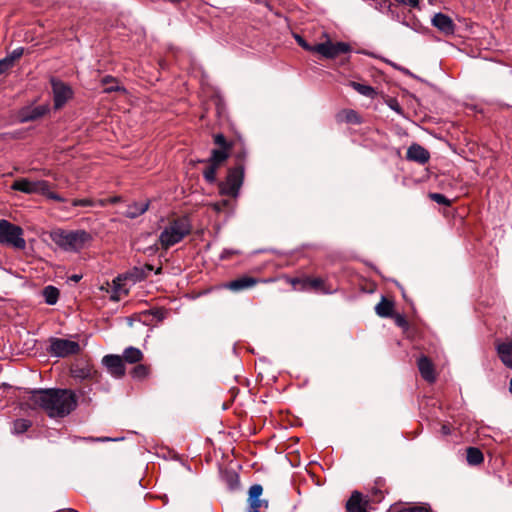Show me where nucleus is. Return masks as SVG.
I'll return each mask as SVG.
<instances>
[{"mask_svg": "<svg viewBox=\"0 0 512 512\" xmlns=\"http://www.w3.org/2000/svg\"><path fill=\"white\" fill-rule=\"evenodd\" d=\"M28 404L43 410L50 418H64L76 409L77 397L70 389H38L30 393Z\"/></svg>", "mask_w": 512, "mask_h": 512, "instance_id": "obj_1", "label": "nucleus"}, {"mask_svg": "<svg viewBox=\"0 0 512 512\" xmlns=\"http://www.w3.org/2000/svg\"><path fill=\"white\" fill-rule=\"evenodd\" d=\"M192 225L188 217H178L170 221L159 235V243L162 249L167 250L170 247L181 242L190 234Z\"/></svg>", "mask_w": 512, "mask_h": 512, "instance_id": "obj_2", "label": "nucleus"}, {"mask_svg": "<svg viewBox=\"0 0 512 512\" xmlns=\"http://www.w3.org/2000/svg\"><path fill=\"white\" fill-rule=\"evenodd\" d=\"M50 237L58 247L72 252L83 249L92 240L91 234L85 230L66 231L56 229L51 232Z\"/></svg>", "mask_w": 512, "mask_h": 512, "instance_id": "obj_3", "label": "nucleus"}, {"mask_svg": "<svg viewBox=\"0 0 512 512\" xmlns=\"http://www.w3.org/2000/svg\"><path fill=\"white\" fill-rule=\"evenodd\" d=\"M23 234V229L20 226L12 224L6 219L0 220V243L23 250L26 247Z\"/></svg>", "mask_w": 512, "mask_h": 512, "instance_id": "obj_4", "label": "nucleus"}, {"mask_svg": "<svg viewBox=\"0 0 512 512\" xmlns=\"http://www.w3.org/2000/svg\"><path fill=\"white\" fill-rule=\"evenodd\" d=\"M244 178V168L238 164L235 168L228 171L225 181L221 182L219 188L222 195L236 197L242 186Z\"/></svg>", "mask_w": 512, "mask_h": 512, "instance_id": "obj_5", "label": "nucleus"}, {"mask_svg": "<svg viewBox=\"0 0 512 512\" xmlns=\"http://www.w3.org/2000/svg\"><path fill=\"white\" fill-rule=\"evenodd\" d=\"M80 350V345L76 341L62 338L50 339L49 352L53 356L64 358L70 355H76Z\"/></svg>", "mask_w": 512, "mask_h": 512, "instance_id": "obj_6", "label": "nucleus"}, {"mask_svg": "<svg viewBox=\"0 0 512 512\" xmlns=\"http://www.w3.org/2000/svg\"><path fill=\"white\" fill-rule=\"evenodd\" d=\"M311 51L318 53L325 58L333 59L337 57L339 54L349 52L350 46L344 42L332 43L331 41H326L323 43L313 45Z\"/></svg>", "mask_w": 512, "mask_h": 512, "instance_id": "obj_7", "label": "nucleus"}, {"mask_svg": "<svg viewBox=\"0 0 512 512\" xmlns=\"http://www.w3.org/2000/svg\"><path fill=\"white\" fill-rule=\"evenodd\" d=\"M291 283L296 289L300 290H313L324 294H329L333 291L331 287L327 286L325 280L320 277L296 278Z\"/></svg>", "mask_w": 512, "mask_h": 512, "instance_id": "obj_8", "label": "nucleus"}, {"mask_svg": "<svg viewBox=\"0 0 512 512\" xmlns=\"http://www.w3.org/2000/svg\"><path fill=\"white\" fill-rule=\"evenodd\" d=\"M45 180H30L28 178H20L13 182L11 188L25 194H40L46 189Z\"/></svg>", "mask_w": 512, "mask_h": 512, "instance_id": "obj_9", "label": "nucleus"}, {"mask_svg": "<svg viewBox=\"0 0 512 512\" xmlns=\"http://www.w3.org/2000/svg\"><path fill=\"white\" fill-rule=\"evenodd\" d=\"M51 85L53 90L54 107L55 109H60L72 98L73 91L70 86L56 79L51 80Z\"/></svg>", "mask_w": 512, "mask_h": 512, "instance_id": "obj_10", "label": "nucleus"}, {"mask_svg": "<svg viewBox=\"0 0 512 512\" xmlns=\"http://www.w3.org/2000/svg\"><path fill=\"white\" fill-rule=\"evenodd\" d=\"M263 487L260 484H254L248 491V512H261L268 508V500L262 499Z\"/></svg>", "mask_w": 512, "mask_h": 512, "instance_id": "obj_11", "label": "nucleus"}, {"mask_svg": "<svg viewBox=\"0 0 512 512\" xmlns=\"http://www.w3.org/2000/svg\"><path fill=\"white\" fill-rule=\"evenodd\" d=\"M102 363L112 376L117 378L124 376L125 366L121 356L112 354L106 355L103 357Z\"/></svg>", "mask_w": 512, "mask_h": 512, "instance_id": "obj_12", "label": "nucleus"}, {"mask_svg": "<svg viewBox=\"0 0 512 512\" xmlns=\"http://www.w3.org/2000/svg\"><path fill=\"white\" fill-rule=\"evenodd\" d=\"M417 366L421 377L429 382L434 383L436 381L435 366L433 362L426 356H421L417 360Z\"/></svg>", "mask_w": 512, "mask_h": 512, "instance_id": "obj_13", "label": "nucleus"}, {"mask_svg": "<svg viewBox=\"0 0 512 512\" xmlns=\"http://www.w3.org/2000/svg\"><path fill=\"white\" fill-rule=\"evenodd\" d=\"M406 158L423 165L429 161L430 153L423 146L414 143L407 149Z\"/></svg>", "mask_w": 512, "mask_h": 512, "instance_id": "obj_14", "label": "nucleus"}, {"mask_svg": "<svg viewBox=\"0 0 512 512\" xmlns=\"http://www.w3.org/2000/svg\"><path fill=\"white\" fill-rule=\"evenodd\" d=\"M258 282H259V280L254 277L243 276V277L237 278L235 280H232V281L226 283L224 285V287L231 291L238 292V291L252 288Z\"/></svg>", "mask_w": 512, "mask_h": 512, "instance_id": "obj_15", "label": "nucleus"}, {"mask_svg": "<svg viewBox=\"0 0 512 512\" xmlns=\"http://www.w3.org/2000/svg\"><path fill=\"white\" fill-rule=\"evenodd\" d=\"M432 25L445 34H452L455 29L453 20L443 13H436L434 15Z\"/></svg>", "mask_w": 512, "mask_h": 512, "instance_id": "obj_16", "label": "nucleus"}, {"mask_svg": "<svg viewBox=\"0 0 512 512\" xmlns=\"http://www.w3.org/2000/svg\"><path fill=\"white\" fill-rule=\"evenodd\" d=\"M496 350L502 363L512 369V339L497 343Z\"/></svg>", "mask_w": 512, "mask_h": 512, "instance_id": "obj_17", "label": "nucleus"}, {"mask_svg": "<svg viewBox=\"0 0 512 512\" xmlns=\"http://www.w3.org/2000/svg\"><path fill=\"white\" fill-rule=\"evenodd\" d=\"M347 512H367L366 502H363L362 494L355 491L346 504Z\"/></svg>", "mask_w": 512, "mask_h": 512, "instance_id": "obj_18", "label": "nucleus"}, {"mask_svg": "<svg viewBox=\"0 0 512 512\" xmlns=\"http://www.w3.org/2000/svg\"><path fill=\"white\" fill-rule=\"evenodd\" d=\"M389 512H433V510L428 503L418 502L400 507L394 506Z\"/></svg>", "mask_w": 512, "mask_h": 512, "instance_id": "obj_19", "label": "nucleus"}, {"mask_svg": "<svg viewBox=\"0 0 512 512\" xmlns=\"http://www.w3.org/2000/svg\"><path fill=\"white\" fill-rule=\"evenodd\" d=\"M337 118L339 121H344L346 123L351 124H360L362 123V119L360 115L352 109H345L342 110L338 115Z\"/></svg>", "mask_w": 512, "mask_h": 512, "instance_id": "obj_20", "label": "nucleus"}, {"mask_svg": "<svg viewBox=\"0 0 512 512\" xmlns=\"http://www.w3.org/2000/svg\"><path fill=\"white\" fill-rule=\"evenodd\" d=\"M149 207L148 202H140V203H133L128 206L125 215L128 218H136L142 214H144Z\"/></svg>", "mask_w": 512, "mask_h": 512, "instance_id": "obj_21", "label": "nucleus"}, {"mask_svg": "<svg viewBox=\"0 0 512 512\" xmlns=\"http://www.w3.org/2000/svg\"><path fill=\"white\" fill-rule=\"evenodd\" d=\"M142 358L143 353L141 350L132 346L124 350L122 357L125 362L130 364L138 363L142 360Z\"/></svg>", "mask_w": 512, "mask_h": 512, "instance_id": "obj_22", "label": "nucleus"}, {"mask_svg": "<svg viewBox=\"0 0 512 512\" xmlns=\"http://www.w3.org/2000/svg\"><path fill=\"white\" fill-rule=\"evenodd\" d=\"M42 294L48 305H54L59 299L60 292L55 286L48 285L43 289Z\"/></svg>", "mask_w": 512, "mask_h": 512, "instance_id": "obj_23", "label": "nucleus"}, {"mask_svg": "<svg viewBox=\"0 0 512 512\" xmlns=\"http://www.w3.org/2000/svg\"><path fill=\"white\" fill-rule=\"evenodd\" d=\"M375 311L380 317H390L393 313V303L386 298H382L376 305Z\"/></svg>", "mask_w": 512, "mask_h": 512, "instance_id": "obj_24", "label": "nucleus"}, {"mask_svg": "<svg viewBox=\"0 0 512 512\" xmlns=\"http://www.w3.org/2000/svg\"><path fill=\"white\" fill-rule=\"evenodd\" d=\"M467 462L470 465L481 464L484 460L483 453L476 447H469L466 454Z\"/></svg>", "mask_w": 512, "mask_h": 512, "instance_id": "obj_25", "label": "nucleus"}, {"mask_svg": "<svg viewBox=\"0 0 512 512\" xmlns=\"http://www.w3.org/2000/svg\"><path fill=\"white\" fill-rule=\"evenodd\" d=\"M229 151L227 149H214L207 162L220 166L228 158Z\"/></svg>", "mask_w": 512, "mask_h": 512, "instance_id": "obj_26", "label": "nucleus"}, {"mask_svg": "<svg viewBox=\"0 0 512 512\" xmlns=\"http://www.w3.org/2000/svg\"><path fill=\"white\" fill-rule=\"evenodd\" d=\"M47 105H39L32 108L27 114L23 115V121H32L38 119L48 112Z\"/></svg>", "mask_w": 512, "mask_h": 512, "instance_id": "obj_27", "label": "nucleus"}, {"mask_svg": "<svg viewBox=\"0 0 512 512\" xmlns=\"http://www.w3.org/2000/svg\"><path fill=\"white\" fill-rule=\"evenodd\" d=\"M350 86L363 96L373 98L376 95V91L372 86L361 84L354 81L350 82Z\"/></svg>", "mask_w": 512, "mask_h": 512, "instance_id": "obj_28", "label": "nucleus"}, {"mask_svg": "<svg viewBox=\"0 0 512 512\" xmlns=\"http://www.w3.org/2000/svg\"><path fill=\"white\" fill-rule=\"evenodd\" d=\"M31 427V422L27 419H17L13 423V433L22 434Z\"/></svg>", "mask_w": 512, "mask_h": 512, "instance_id": "obj_29", "label": "nucleus"}, {"mask_svg": "<svg viewBox=\"0 0 512 512\" xmlns=\"http://www.w3.org/2000/svg\"><path fill=\"white\" fill-rule=\"evenodd\" d=\"M218 168L219 166L212 163H208V166L205 168L203 172V176L207 182L213 183L216 180V172Z\"/></svg>", "mask_w": 512, "mask_h": 512, "instance_id": "obj_30", "label": "nucleus"}, {"mask_svg": "<svg viewBox=\"0 0 512 512\" xmlns=\"http://www.w3.org/2000/svg\"><path fill=\"white\" fill-rule=\"evenodd\" d=\"M149 374V368L146 365L138 364L132 370V376L137 379H143Z\"/></svg>", "mask_w": 512, "mask_h": 512, "instance_id": "obj_31", "label": "nucleus"}, {"mask_svg": "<svg viewBox=\"0 0 512 512\" xmlns=\"http://www.w3.org/2000/svg\"><path fill=\"white\" fill-rule=\"evenodd\" d=\"M102 83L106 85V88L104 89L105 92H112L120 89L116 83V80L111 76L104 77Z\"/></svg>", "mask_w": 512, "mask_h": 512, "instance_id": "obj_32", "label": "nucleus"}, {"mask_svg": "<svg viewBox=\"0 0 512 512\" xmlns=\"http://www.w3.org/2000/svg\"><path fill=\"white\" fill-rule=\"evenodd\" d=\"M42 196H45L46 198L54 200V201H59V202L64 201L63 197H61L59 194L52 192L50 190L49 182H46V189L44 192H42Z\"/></svg>", "mask_w": 512, "mask_h": 512, "instance_id": "obj_33", "label": "nucleus"}, {"mask_svg": "<svg viewBox=\"0 0 512 512\" xmlns=\"http://www.w3.org/2000/svg\"><path fill=\"white\" fill-rule=\"evenodd\" d=\"M430 198L438 203V204H441V205H445V206H450L451 205V202L449 199H447L443 194H440V193H431L430 195Z\"/></svg>", "mask_w": 512, "mask_h": 512, "instance_id": "obj_34", "label": "nucleus"}, {"mask_svg": "<svg viewBox=\"0 0 512 512\" xmlns=\"http://www.w3.org/2000/svg\"><path fill=\"white\" fill-rule=\"evenodd\" d=\"M214 143L220 147L219 149H231V145L226 141L222 134H216L214 136Z\"/></svg>", "mask_w": 512, "mask_h": 512, "instance_id": "obj_35", "label": "nucleus"}, {"mask_svg": "<svg viewBox=\"0 0 512 512\" xmlns=\"http://www.w3.org/2000/svg\"><path fill=\"white\" fill-rule=\"evenodd\" d=\"M23 48H17L15 49L8 57H6L5 59H9V66H12L13 62L16 60V59H19L22 55H23Z\"/></svg>", "mask_w": 512, "mask_h": 512, "instance_id": "obj_36", "label": "nucleus"}, {"mask_svg": "<svg viewBox=\"0 0 512 512\" xmlns=\"http://www.w3.org/2000/svg\"><path fill=\"white\" fill-rule=\"evenodd\" d=\"M72 205L75 207L76 206L87 207V206H93L94 202L90 199H75L72 201Z\"/></svg>", "mask_w": 512, "mask_h": 512, "instance_id": "obj_37", "label": "nucleus"}, {"mask_svg": "<svg viewBox=\"0 0 512 512\" xmlns=\"http://www.w3.org/2000/svg\"><path fill=\"white\" fill-rule=\"evenodd\" d=\"M229 204V201L227 200H222V201H219V202H215V203H212L211 204V207L216 211V212H221L227 205Z\"/></svg>", "mask_w": 512, "mask_h": 512, "instance_id": "obj_38", "label": "nucleus"}, {"mask_svg": "<svg viewBox=\"0 0 512 512\" xmlns=\"http://www.w3.org/2000/svg\"><path fill=\"white\" fill-rule=\"evenodd\" d=\"M399 3L407 5L411 8H416L419 6V0H397Z\"/></svg>", "mask_w": 512, "mask_h": 512, "instance_id": "obj_39", "label": "nucleus"}, {"mask_svg": "<svg viewBox=\"0 0 512 512\" xmlns=\"http://www.w3.org/2000/svg\"><path fill=\"white\" fill-rule=\"evenodd\" d=\"M9 59H2L0 61V74L5 72L10 66H9Z\"/></svg>", "mask_w": 512, "mask_h": 512, "instance_id": "obj_40", "label": "nucleus"}, {"mask_svg": "<svg viewBox=\"0 0 512 512\" xmlns=\"http://www.w3.org/2000/svg\"><path fill=\"white\" fill-rule=\"evenodd\" d=\"M120 200L119 197H113V198H110L109 200H100L99 201V205L100 206H105L107 202H110V203H116Z\"/></svg>", "mask_w": 512, "mask_h": 512, "instance_id": "obj_41", "label": "nucleus"}, {"mask_svg": "<svg viewBox=\"0 0 512 512\" xmlns=\"http://www.w3.org/2000/svg\"><path fill=\"white\" fill-rule=\"evenodd\" d=\"M297 39H298V43H299V44H300L304 49H306V50H308V51H311V48H312L313 46H310L309 44H307L304 40H302V39H301V37H297Z\"/></svg>", "mask_w": 512, "mask_h": 512, "instance_id": "obj_42", "label": "nucleus"}, {"mask_svg": "<svg viewBox=\"0 0 512 512\" xmlns=\"http://www.w3.org/2000/svg\"><path fill=\"white\" fill-rule=\"evenodd\" d=\"M244 157H245V152H240V153L237 155V158H238L239 160H242Z\"/></svg>", "mask_w": 512, "mask_h": 512, "instance_id": "obj_43", "label": "nucleus"}, {"mask_svg": "<svg viewBox=\"0 0 512 512\" xmlns=\"http://www.w3.org/2000/svg\"><path fill=\"white\" fill-rule=\"evenodd\" d=\"M80 279H81V276H78V275H74V276L72 277V280H74V281H76V282H77V281H79Z\"/></svg>", "mask_w": 512, "mask_h": 512, "instance_id": "obj_44", "label": "nucleus"}, {"mask_svg": "<svg viewBox=\"0 0 512 512\" xmlns=\"http://www.w3.org/2000/svg\"><path fill=\"white\" fill-rule=\"evenodd\" d=\"M97 440H99V441H108V440H110V438H98Z\"/></svg>", "mask_w": 512, "mask_h": 512, "instance_id": "obj_45", "label": "nucleus"}, {"mask_svg": "<svg viewBox=\"0 0 512 512\" xmlns=\"http://www.w3.org/2000/svg\"><path fill=\"white\" fill-rule=\"evenodd\" d=\"M509 390L512 393V377H511V380H510Z\"/></svg>", "mask_w": 512, "mask_h": 512, "instance_id": "obj_46", "label": "nucleus"}, {"mask_svg": "<svg viewBox=\"0 0 512 512\" xmlns=\"http://www.w3.org/2000/svg\"><path fill=\"white\" fill-rule=\"evenodd\" d=\"M221 258L222 259L226 258L225 252L222 253Z\"/></svg>", "mask_w": 512, "mask_h": 512, "instance_id": "obj_47", "label": "nucleus"}, {"mask_svg": "<svg viewBox=\"0 0 512 512\" xmlns=\"http://www.w3.org/2000/svg\"><path fill=\"white\" fill-rule=\"evenodd\" d=\"M69 512H78V511H76V510H70Z\"/></svg>", "mask_w": 512, "mask_h": 512, "instance_id": "obj_48", "label": "nucleus"}]
</instances>
